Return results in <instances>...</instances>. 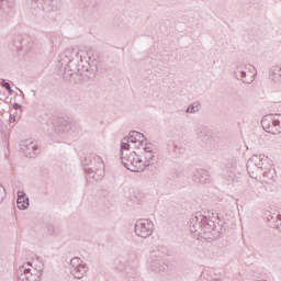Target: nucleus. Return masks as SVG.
Returning <instances> with one entry per match:
<instances>
[{"label": "nucleus", "mask_w": 281, "mask_h": 281, "mask_svg": "<svg viewBox=\"0 0 281 281\" xmlns=\"http://www.w3.org/2000/svg\"><path fill=\"white\" fill-rule=\"evenodd\" d=\"M214 218H218V213H211V215H203L196 213L190 218L191 232L202 231V236L206 240H218L223 234H225V222H216Z\"/></svg>", "instance_id": "obj_1"}, {"label": "nucleus", "mask_w": 281, "mask_h": 281, "mask_svg": "<svg viewBox=\"0 0 281 281\" xmlns=\"http://www.w3.org/2000/svg\"><path fill=\"white\" fill-rule=\"evenodd\" d=\"M59 64L64 68L65 74L70 71V76L78 71H89L91 67L89 59L85 57V52L69 48L60 55Z\"/></svg>", "instance_id": "obj_2"}, {"label": "nucleus", "mask_w": 281, "mask_h": 281, "mask_svg": "<svg viewBox=\"0 0 281 281\" xmlns=\"http://www.w3.org/2000/svg\"><path fill=\"white\" fill-rule=\"evenodd\" d=\"M121 161L131 172H144L146 170V162L139 158L136 151L122 153Z\"/></svg>", "instance_id": "obj_3"}, {"label": "nucleus", "mask_w": 281, "mask_h": 281, "mask_svg": "<svg viewBox=\"0 0 281 281\" xmlns=\"http://www.w3.org/2000/svg\"><path fill=\"white\" fill-rule=\"evenodd\" d=\"M43 276V267L35 268L34 263L27 261L18 269L19 281H40Z\"/></svg>", "instance_id": "obj_4"}, {"label": "nucleus", "mask_w": 281, "mask_h": 281, "mask_svg": "<svg viewBox=\"0 0 281 281\" xmlns=\"http://www.w3.org/2000/svg\"><path fill=\"white\" fill-rule=\"evenodd\" d=\"M261 126L266 133L271 135H280L281 133V114H268L262 117Z\"/></svg>", "instance_id": "obj_5"}, {"label": "nucleus", "mask_w": 281, "mask_h": 281, "mask_svg": "<svg viewBox=\"0 0 281 281\" xmlns=\"http://www.w3.org/2000/svg\"><path fill=\"white\" fill-rule=\"evenodd\" d=\"M265 161L267 159H265L263 155H254L248 159L246 167L251 179H258V175L265 170Z\"/></svg>", "instance_id": "obj_6"}, {"label": "nucleus", "mask_w": 281, "mask_h": 281, "mask_svg": "<svg viewBox=\"0 0 281 281\" xmlns=\"http://www.w3.org/2000/svg\"><path fill=\"white\" fill-rule=\"evenodd\" d=\"M70 273L77 280H82V278L87 277V273H89V267H87V263H85L82 259L74 257L70 260Z\"/></svg>", "instance_id": "obj_7"}, {"label": "nucleus", "mask_w": 281, "mask_h": 281, "mask_svg": "<svg viewBox=\"0 0 281 281\" xmlns=\"http://www.w3.org/2000/svg\"><path fill=\"white\" fill-rule=\"evenodd\" d=\"M155 232V224L149 220H138L135 224V234L140 238H150Z\"/></svg>", "instance_id": "obj_8"}, {"label": "nucleus", "mask_w": 281, "mask_h": 281, "mask_svg": "<svg viewBox=\"0 0 281 281\" xmlns=\"http://www.w3.org/2000/svg\"><path fill=\"white\" fill-rule=\"evenodd\" d=\"M85 171L88 172V175H91V172H99L104 168V162L102 161V158L100 156H90L85 159Z\"/></svg>", "instance_id": "obj_9"}, {"label": "nucleus", "mask_w": 281, "mask_h": 281, "mask_svg": "<svg viewBox=\"0 0 281 281\" xmlns=\"http://www.w3.org/2000/svg\"><path fill=\"white\" fill-rule=\"evenodd\" d=\"M137 267H139V257H137V254L131 252L127 256L124 268L127 278H135L137 276Z\"/></svg>", "instance_id": "obj_10"}, {"label": "nucleus", "mask_w": 281, "mask_h": 281, "mask_svg": "<svg viewBox=\"0 0 281 281\" xmlns=\"http://www.w3.org/2000/svg\"><path fill=\"white\" fill-rule=\"evenodd\" d=\"M30 5L32 10H42L43 12H54L58 9L54 0H30Z\"/></svg>", "instance_id": "obj_11"}, {"label": "nucleus", "mask_w": 281, "mask_h": 281, "mask_svg": "<svg viewBox=\"0 0 281 281\" xmlns=\"http://www.w3.org/2000/svg\"><path fill=\"white\" fill-rule=\"evenodd\" d=\"M53 126L59 133H69L74 127V120L70 117H56L53 120Z\"/></svg>", "instance_id": "obj_12"}, {"label": "nucleus", "mask_w": 281, "mask_h": 281, "mask_svg": "<svg viewBox=\"0 0 281 281\" xmlns=\"http://www.w3.org/2000/svg\"><path fill=\"white\" fill-rule=\"evenodd\" d=\"M20 150L25 155V157L34 158L38 155V146L34 144L31 139H25L20 143Z\"/></svg>", "instance_id": "obj_13"}, {"label": "nucleus", "mask_w": 281, "mask_h": 281, "mask_svg": "<svg viewBox=\"0 0 281 281\" xmlns=\"http://www.w3.org/2000/svg\"><path fill=\"white\" fill-rule=\"evenodd\" d=\"M193 181L196 183H210V172L205 169H195L193 171Z\"/></svg>", "instance_id": "obj_14"}, {"label": "nucleus", "mask_w": 281, "mask_h": 281, "mask_svg": "<svg viewBox=\"0 0 281 281\" xmlns=\"http://www.w3.org/2000/svg\"><path fill=\"white\" fill-rule=\"evenodd\" d=\"M168 266H166V262L159 258H154L149 261V269L154 273H164L166 271Z\"/></svg>", "instance_id": "obj_15"}, {"label": "nucleus", "mask_w": 281, "mask_h": 281, "mask_svg": "<svg viewBox=\"0 0 281 281\" xmlns=\"http://www.w3.org/2000/svg\"><path fill=\"white\" fill-rule=\"evenodd\" d=\"M128 137H130L131 144H139L142 148H144L145 146H148V144H146V136H144V134L137 131H132Z\"/></svg>", "instance_id": "obj_16"}, {"label": "nucleus", "mask_w": 281, "mask_h": 281, "mask_svg": "<svg viewBox=\"0 0 281 281\" xmlns=\"http://www.w3.org/2000/svg\"><path fill=\"white\" fill-rule=\"evenodd\" d=\"M16 203L19 210H27L30 207V198L25 196V191H18Z\"/></svg>", "instance_id": "obj_17"}, {"label": "nucleus", "mask_w": 281, "mask_h": 281, "mask_svg": "<svg viewBox=\"0 0 281 281\" xmlns=\"http://www.w3.org/2000/svg\"><path fill=\"white\" fill-rule=\"evenodd\" d=\"M235 77L237 80H241L244 85H251V82H254V75H247L245 70L237 69Z\"/></svg>", "instance_id": "obj_18"}, {"label": "nucleus", "mask_w": 281, "mask_h": 281, "mask_svg": "<svg viewBox=\"0 0 281 281\" xmlns=\"http://www.w3.org/2000/svg\"><path fill=\"white\" fill-rule=\"evenodd\" d=\"M236 165L237 161L234 158H231L224 164V170L229 173L232 181H234V177L236 176Z\"/></svg>", "instance_id": "obj_19"}, {"label": "nucleus", "mask_w": 281, "mask_h": 281, "mask_svg": "<svg viewBox=\"0 0 281 281\" xmlns=\"http://www.w3.org/2000/svg\"><path fill=\"white\" fill-rule=\"evenodd\" d=\"M142 150L145 153V168H148L150 166V161L155 159V151H153V145H145L142 147Z\"/></svg>", "instance_id": "obj_20"}, {"label": "nucleus", "mask_w": 281, "mask_h": 281, "mask_svg": "<svg viewBox=\"0 0 281 281\" xmlns=\"http://www.w3.org/2000/svg\"><path fill=\"white\" fill-rule=\"evenodd\" d=\"M270 76L274 82L281 81V67L280 66H273L270 69Z\"/></svg>", "instance_id": "obj_21"}, {"label": "nucleus", "mask_w": 281, "mask_h": 281, "mask_svg": "<svg viewBox=\"0 0 281 281\" xmlns=\"http://www.w3.org/2000/svg\"><path fill=\"white\" fill-rule=\"evenodd\" d=\"M263 170L265 171L262 172V177L266 178L263 181H266V183H269V181H271V179L276 177V169L263 167Z\"/></svg>", "instance_id": "obj_22"}, {"label": "nucleus", "mask_w": 281, "mask_h": 281, "mask_svg": "<svg viewBox=\"0 0 281 281\" xmlns=\"http://www.w3.org/2000/svg\"><path fill=\"white\" fill-rule=\"evenodd\" d=\"M128 150H131V138L124 137L121 140V155L122 153H128Z\"/></svg>", "instance_id": "obj_23"}, {"label": "nucleus", "mask_w": 281, "mask_h": 281, "mask_svg": "<svg viewBox=\"0 0 281 281\" xmlns=\"http://www.w3.org/2000/svg\"><path fill=\"white\" fill-rule=\"evenodd\" d=\"M195 133H196L199 139L203 140V139H205V137H207V127L201 125V126L196 127Z\"/></svg>", "instance_id": "obj_24"}, {"label": "nucleus", "mask_w": 281, "mask_h": 281, "mask_svg": "<svg viewBox=\"0 0 281 281\" xmlns=\"http://www.w3.org/2000/svg\"><path fill=\"white\" fill-rule=\"evenodd\" d=\"M200 108L201 104L199 102H193L188 106L186 113H199Z\"/></svg>", "instance_id": "obj_25"}, {"label": "nucleus", "mask_w": 281, "mask_h": 281, "mask_svg": "<svg viewBox=\"0 0 281 281\" xmlns=\"http://www.w3.org/2000/svg\"><path fill=\"white\" fill-rule=\"evenodd\" d=\"M267 221H268V223H271V221L272 222L281 221V215L280 214H276V213L270 214V215H268Z\"/></svg>", "instance_id": "obj_26"}, {"label": "nucleus", "mask_w": 281, "mask_h": 281, "mask_svg": "<svg viewBox=\"0 0 281 281\" xmlns=\"http://www.w3.org/2000/svg\"><path fill=\"white\" fill-rule=\"evenodd\" d=\"M3 199H5V188L0 184V203H3Z\"/></svg>", "instance_id": "obj_27"}, {"label": "nucleus", "mask_w": 281, "mask_h": 281, "mask_svg": "<svg viewBox=\"0 0 281 281\" xmlns=\"http://www.w3.org/2000/svg\"><path fill=\"white\" fill-rule=\"evenodd\" d=\"M281 220H274L273 222H271L270 226L273 227L274 229H280L281 226Z\"/></svg>", "instance_id": "obj_28"}, {"label": "nucleus", "mask_w": 281, "mask_h": 281, "mask_svg": "<svg viewBox=\"0 0 281 281\" xmlns=\"http://www.w3.org/2000/svg\"><path fill=\"white\" fill-rule=\"evenodd\" d=\"M0 86L3 87V89H8L10 87V83L8 81H5V79H1Z\"/></svg>", "instance_id": "obj_29"}, {"label": "nucleus", "mask_w": 281, "mask_h": 281, "mask_svg": "<svg viewBox=\"0 0 281 281\" xmlns=\"http://www.w3.org/2000/svg\"><path fill=\"white\" fill-rule=\"evenodd\" d=\"M98 5V2L95 0H89L88 7L89 8H95Z\"/></svg>", "instance_id": "obj_30"}, {"label": "nucleus", "mask_w": 281, "mask_h": 281, "mask_svg": "<svg viewBox=\"0 0 281 281\" xmlns=\"http://www.w3.org/2000/svg\"><path fill=\"white\" fill-rule=\"evenodd\" d=\"M21 104H19V103H13V109H15V111H18V109H21Z\"/></svg>", "instance_id": "obj_31"}, {"label": "nucleus", "mask_w": 281, "mask_h": 281, "mask_svg": "<svg viewBox=\"0 0 281 281\" xmlns=\"http://www.w3.org/2000/svg\"><path fill=\"white\" fill-rule=\"evenodd\" d=\"M8 3V0H0V10L3 8V4Z\"/></svg>", "instance_id": "obj_32"}, {"label": "nucleus", "mask_w": 281, "mask_h": 281, "mask_svg": "<svg viewBox=\"0 0 281 281\" xmlns=\"http://www.w3.org/2000/svg\"><path fill=\"white\" fill-rule=\"evenodd\" d=\"M7 91L10 93V95H12V93H14V90H12V86H10Z\"/></svg>", "instance_id": "obj_33"}, {"label": "nucleus", "mask_w": 281, "mask_h": 281, "mask_svg": "<svg viewBox=\"0 0 281 281\" xmlns=\"http://www.w3.org/2000/svg\"><path fill=\"white\" fill-rule=\"evenodd\" d=\"M10 122H16V116H14V115H10Z\"/></svg>", "instance_id": "obj_34"}, {"label": "nucleus", "mask_w": 281, "mask_h": 281, "mask_svg": "<svg viewBox=\"0 0 281 281\" xmlns=\"http://www.w3.org/2000/svg\"><path fill=\"white\" fill-rule=\"evenodd\" d=\"M135 144V148H137L138 150H142V145H139V143H134Z\"/></svg>", "instance_id": "obj_35"}, {"label": "nucleus", "mask_w": 281, "mask_h": 281, "mask_svg": "<svg viewBox=\"0 0 281 281\" xmlns=\"http://www.w3.org/2000/svg\"><path fill=\"white\" fill-rule=\"evenodd\" d=\"M212 281H221V280L215 278V279H213Z\"/></svg>", "instance_id": "obj_36"}, {"label": "nucleus", "mask_w": 281, "mask_h": 281, "mask_svg": "<svg viewBox=\"0 0 281 281\" xmlns=\"http://www.w3.org/2000/svg\"><path fill=\"white\" fill-rule=\"evenodd\" d=\"M175 148H179L177 145H175Z\"/></svg>", "instance_id": "obj_37"}]
</instances>
